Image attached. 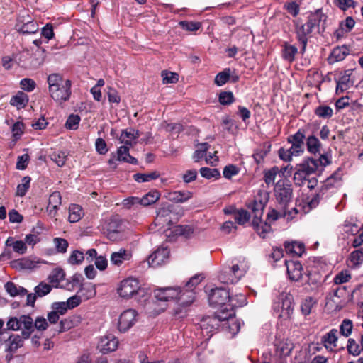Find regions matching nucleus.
Masks as SVG:
<instances>
[{
    "instance_id": "nucleus-1",
    "label": "nucleus",
    "mask_w": 363,
    "mask_h": 363,
    "mask_svg": "<svg viewBox=\"0 0 363 363\" xmlns=\"http://www.w3.org/2000/svg\"><path fill=\"white\" fill-rule=\"evenodd\" d=\"M272 309L281 321L290 320L294 313V297L289 293L279 295L277 301H274Z\"/></svg>"
},
{
    "instance_id": "nucleus-2",
    "label": "nucleus",
    "mask_w": 363,
    "mask_h": 363,
    "mask_svg": "<svg viewBox=\"0 0 363 363\" xmlns=\"http://www.w3.org/2000/svg\"><path fill=\"white\" fill-rule=\"evenodd\" d=\"M6 328L12 331H21L22 337L28 340L33 333V318L30 315L11 317L6 322Z\"/></svg>"
},
{
    "instance_id": "nucleus-3",
    "label": "nucleus",
    "mask_w": 363,
    "mask_h": 363,
    "mask_svg": "<svg viewBox=\"0 0 363 363\" xmlns=\"http://www.w3.org/2000/svg\"><path fill=\"white\" fill-rule=\"evenodd\" d=\"M253 213L252 226L257 233L262 238H265L267 234L270 232L271 226L267 222L262 220L263 215L264 206L262 202L253 201L249 206Z\"/></svg>"
},
{
    "instance_id": "nucleus-4",
    "label": "nucleus",
    "mask_w": 363,
    "mask_h": 363,
    "mask_svg": "<svg viewBox=\"0 0 363 363\" xmlns=\"http://www.w3.org/2000/svg\"><path fill=\"white\" fill-rule=\"evenodd\" d=\"M292 187L286 179L279 180L274 186V195L279 206L288 208L292 198Z\"/></svg>"
},
{
    "instance_id": "nucleus-5",
    "label": "nucleus",
    "mask_w": 363,
    "mask_h": 363,
    "mask_svg": "<svg viewBox=\"0 0 363 363\" xmlns=\"http://www.w3.org/2000/svg\"><path fill=\"white\" fill-rule=\"evenodd\" d=\"M208 301L211 306H221L229 303L230 306H234L238 304L235 303L234 298L230 295L229 291L224 288H216L211 291L208 296Z\"/></svg>"
},
{
    "instance_id": "nucleus-6",
    "label": "nucleus",
    "mask_w": 363,
    "mask_h": 363,
    "mask_svg": "<svg viewBox=\"0 0 363 363\" xmlns=\"http://www.w3.org/2000/svg\"><path fill=\"white\" fill-rule=\"evenodd\" d=\"M203 277L200 274H196L192 277L182 291V294L179 296V300L183 306H188L191 305L195 298V292L194 289L202 281Z\"/></svg>"
},
{
    "instance_id": "nucleus-7",
    "label": "nucleus",
    "mask_w": 363,
    "mask_h": 363,
    "mask_svg": "<svg viewBox=\"0 0 363 363\" xmlns=\"http://www.w3.org/2000/svg\"><path fill=\"white\" fill-rule=\"evenodd\" d=\"M117 291L119 296L125 298H129L135 294L143 291L140 289L138 281L133 278H128L123 280L120 283Z\"/></svg>"
},
{
    "instance_id": "nucleus-8",
    "label": "nucleus",
    "mask_w": 363,
    "mask_h": 363,
    "mask_svg": "<svg viewBox=\"0 0 363 363\" xmlns=\"http://www.w3.org/2000/svg\"><path fill=\"white\" fill-rule=\"evenodd\" d=\"M138 313L134 309H127L119 316L118 328L120 332L125 333L137 322Z\"/></svg>"
},
{
    "instance_id": "nucleus-9",
    "label": "nucleus",
    "mask_w": 363,
    "mask_h": 363,
    "mask_svg": "<svg viewBox=\"0 0 363 363\" xmlns=\"http://www.w3.org/2000/svg\"><path fill=\"white\" fill-rule=\"evenodd\" d=\"M315 29L311 26L308 21L304 24L296 23V35L298 41L301 44V54L306 51L308 40L311 36V33Z\"/></svg>"
},
{
    "instance_id": "nucleus-10",
    "label": "nucleus",
    "mask_w": 363,
    "mask_h": 363,
    "mask_svg": "<svg viewBox=\"0 0 363 363\" xmlns=\"http://www.w3.org/2000/svg\"><path fill=\"white\" fill-rule=\"evenodd\" d=\"M182 291L179 287H166V288H160L155 290L154 294L155 298L162 301H168L172 299H177L181 306H183L181 303V301L179 300V296Z\"/></svg>"
},
{
    "instance_id": "nucleus-11",
    "label": "nucleus",
    "mask_w": 363,
    "mask_h": 363,
    "mask_svg": "<svg viewBox=\"0 0 363 363\" xmlns=\"http://www.w3.org/2000/svg\"><path fill=\"white\" fill-rule=\"evenodd\" d=\"M71 81L65 80V83L57 86L56 89L49 91L50 96L57 102L62 103L67 101L71 95Z\"/></svg>"
},
{
    "instance_id": "nucleus-12",
    "label": "nucleus",
    "mask_w": 363,
    "mask_h": 363,
    "mask_svg": "<svg viewBox=\"0 0 363 363\" xmlns=\"http://www.w3.org/2000/svg\"><path fill=\"white\" fill-rule=\"evenodd\" d=\"M169 259V250L167 247H161L151 254L147 262L150 267H157L166 264Z\"/></svg>"
},
{
    "instance_id": "nucleus-13",
    "label": "nucleus",
    "mask_w": 363,
    "mask_h": 363,
    "mask_svg": "<svg viewBox=\"0 0 363 363\" xmlns=\"http://www.w3.org/2000/svg\"><path fill=\"white\" fill-rule=\"evenodd\" d=\"M121 231L122 222L117 216L111 218L104 227V233L112 241L116 240L119 238Z\"/></svg>"
},
{
    "instance_id": "nucleus-14",
    "label": "nucleus",
    "mask_w": 363,
    "mask_h": 363,
    "mask_svg": "<svg viewBox=\"0 0 363 363\" xmlns=\"http://www.w3.org/2000/svg\"><path fill=\"white\" fill-rule=\"evenodd\" d=\"M305 131L299 129L295 134L288 137V143L291 144V150L295 156L299 155L304 151Z\"/></svg>"
},
{
    "instance_id": "nucleus-15",
    "label": "nucleus",
    "mask_w": 363,
    "mask_h": 363,
    "mask_svg": "<svg viewBox=\"0 0 363 363\" xmlns=\"http://www.w3.org/2000/svg\"><path fill=\"white\" fill-rule=\"evenodd\" d=\"M224 320H225V318H223L219 315L203 319L201 322V329L203 335L211 337L213 333L218 329L220 321Z\"/></svg>"
},
{
    "instance_id": "nucleus-16",
    "label": "nucleus",
    "mask_w": 363,
    "mask_h": 363,
    "mask_svg": "<svg viewBox=\"0 0 363 363\" xmlns=\"http://www.w3.org/2000/svg\"><path fill=\"white\" fill-rule=\"evenodd\" d=\"M326 20L325 14L321 9H318L309 15L307 21L315 30L317 29L318 33H323L325 29Z\"/></svg>"
},
{
    "instance_id": "nucleus-17",
    "label": "nucleus",
    "mask_w": 363,
    "mask_h": 363,
    "mask_svg": "<svg viewBox=\"0 0 363 363\" xmlns=\"http://www.w3.org/2000/svg\"><path fill=\"white\" fill-rule=\"evenodd\" d=\"M225 265L230 268V270L236 276L238 280H240L246 273L248 266L245 258H235L230 261H228Z\"/></svg>"
},
{
    "instance_id": "nucleus-18",
    "label": "nucleus",
    "mask_w": 363,
    "mask_h": 363,
    "mask_svg": "<svg viewBox=\"0 0 363 363\" xmlns=\"http://www.w3.org/2000/svg\"><path fill=\"white\" fill-rule=\"evenodd\" d=\"M118 346V340L113 334H107L101 337L98 347L102 353L115 351Z\"/></svg>"
},
{
    "instance_id": "nucleus-19",
    "label": "nucleus",
    "mask_w": 363,
    "mask_h": 363,
    "mask_svg": "<svg viewBox=\"0 0 363 363\" xmlns=\"http://www.w3.org/2000/svg\"><path fill=\"white\" fill-rule=\"evenodd\" d=\"M277 208V210L272 209L267 213V221L274 222L281 217H286L287 219H289L293 217V213L296 214L298 212L296 208H291V211L288 208H283L281 206H278Z\"/></svg>"
},
{
    "instance_id": "nucleus-20",
    "label": "nucleus",
    "mask_w": 363,
    "mask_h": 363,
    "mask_svg": "<svg viewBox=\"0 0 363 363\" xmlns=\"http://www.w3.org/2000/svg\"><path fill=\"white\" fill-rule=\"evenodd\" d=\"M353 71L345 70L342 75L337 81L336 93L340 94L351 88L354 84Z\"/></svg>"
},
{
    "instance_id": "nucleus-21",
    "label": "nucleus",
    "mask_w": 363,
    "mask_h": 363,
    "mask_svg": "<svg viewBox=\"0 0 363 363\" xmlns=\"http://www.w3.org/2000/svg\"><path fill=\"white\" fill-rule=\"evenodd\" d=\"M322 276L315 272H308V281L304 284V288L308 291L314 292L322 291Z\"/></svg>"
},
{
    "instance_id": "nucleus-22",
    "label": "nucleus",
    "mask_w": 363,
    "mask_h": 363,
    "mask_svg": "<svg viewBox=\"0 0 363 363\" xmlns=\"http://www.w3.org/2000/svg\"><path fill=\"white\" fill-rule=\"evenodd\" d=\"M287 273L289 279L298 281L302 277L303 267L298 261H286Z\"/></svg>"
},
{
    "instance_id": "nucleus-23",
    "label": "nucleus",
    "mask_w": 363,
    "mask_h": 363,
    "mask_svg": "<svg viewBox=\"0 0 363 363\" xmlns=\"http://www.w3.org/2000/svg\"><path fill=\"white\" fill-rule=\"evenodd\" d=\"M62 197L59 191L52 192L49 197L47 211L51 218L56 216L57 210L61 205Z\"/></svg>"
},
{
    "instance_id": "nucleus-24",
    "label": "nucleus",
    "mask_w": 363,
    "mask_h": 363,
    "mask_svg": "<svg viewBox=\"0 0 363 363\" xmlns=\"http://www.w3.org/2000/svg\"><path fill=\"white\" fill-rule=\"evenodd\" d=\"M25 340L22 335L18 334H11L5 341L6 351L9 352H15L18 349L22 347Z\"/></svg>"
},
{
    "instance_id": "nucleus-25",
    "label": "nucleus",
    "mask_w": 363,
    "mask_h": 363,
    "mask_svg": "<svg viewBox=\"0 0 363 363\" xmlns=\"http://www.w3.org/2000/svg\"><path fill=\"white\" fill-rule=\"evenodd\" d=\"M132 257V253L130 250L120 249L117 252H113L110 257L111 263L116 266H121L125 261L130 260Z\"/></svg>"
},
{
    "instance_id": "nucleus-26",
    "label": "nucleus",
    "mask_w": 363,
    "mask_h": 363,
    "mask_svg": "<svg viewBox=\"0 0 363 363\" xmlns=\"http://www.w3.org/2000/svg\"><path fill=\"white\" fill-rule=\"evenodd\" d=\"M342 174L339 170L335 172L330 177L327 178L324 182L321 189H324V191L330 190L333 188H337L341 185Z\"/></svg>"
},
{
    "instance_id": "nucleus-27",
    "label": "nucleus",
    "mask_w": 363,
    "mask_h": 363,
    "mask_svg": "<svg viewBox=\"0 0 363 363\" xmlns=\"http://www.w3.org/2000/svg\"><path fill=\"white\" fill-rule=\"evenodd\" d=\"M298 54V48L287 42H284L282 45L281 55L284 60L289 63L295 60L296 55Z\"/></svg>"
},
{
    "instance_id": "nucleus-28",
    "label": "nucleus",
    "mask_w": 363,
    "mask_h": 363,
    "mask_svg": "<svg viewBox=\"0 0 363 363\" xmlns=\"http://www.w3.org/2000/svg\"><path fill=\"white\" fill-rule=\"evenodd\" d=\"M284 247L287 253L297 257H301L305 252L304 244L298 241L286 242Z\"/></svg>"
},
{
    "instance_id": "nucleus-29",
    "label": "nucleus",
    "mask_w": 363,
    "mask_h": 363,
    "mask_svg": "<svg viewBox=\"0 0 363 363\" xmlns=\"http://www.w3.org/2000/svg\"><path fill=\"white\" fill-rule=\"evenodd\" d=\"M140 136L139 132L133 128L126 129L123 130L120 137L119 140L121 143H124L125 145L132 146L134 140Z\"/></svg>"
},
{
    "instance_id": "nucleus-30",
    "label": "nucleus",
    "mask_w": 363,
    "mask_h": 363,
    "mask_svg": "<svg viewBox=\"0 0 363 363\" xmlns=\"http://www.w3.org/2000/svg\"><path fill=\"white\" fill-rule=\"evenodd\" d=\"M337 333L338 331L337 329H332L323 336L322 342L327 349L333 350L335 347H336V342L337 341Z\"/></svg>"
},
{
    "instance_id": "nucleus-31",
    "label": "nucleus",
    "mask_w": 363,
    "mask_h": 363,
    "mask_svg": "<svg viewBox=\"0 0 363 363\" xmlns=\"http://www.w3.org/2000/svg\"><path fill=\"white\" fill-rule=\"evenodd\" d=\"M218 279L221 282L227 284H235L239 281L230 270V268L225 264L223 267V269L218 276Z\"/></svg>"
},
{
    "instance_id": "nucleus-32",
    "label": "nucleus",
    "mask_w": 363,
    "mask_h": 363,
    "mask_svg": "<svg viewBox=\"0 0 363 363\" xmlns=\"http://www.w3.org/2000/svg\"><path fill=\"white\" fill-rule=\"evenodd\" d=\"M363 263V248L352 252L348 259V266L352 269L359 267Z\"/></svg>"
},
{
    "instance_id": "nucleus-33",
    "label": "nucleus",
    "mask_w": 363,
    "mask_h": 363,
    "mask_svg": "<svg viewBox=\"0 0 363 363\" xmlns=\"http://www.w3.org/2000/svg\"><path fill=\"white\" fill-rule=\"evenodd\" d=\"M117 160L130 164L137 163V160L129 154V147L127 145H122L118 149Z\"/></svg>"
},
{
    "instance_id": "nucleus-34",
    "label": "nucleus",
    "mask_w": 363,
    "mask_h": 363,
    "mask_svg": "<svg viewBox=\"0 0 363 363\" xmlns=\"http://www.w3.org/2000/svg\"><path fill=\"white\" fill-rule=\"evenodd\" d=\"M28 102V96L23 92L18 91L13 96L10 100V104L16 106L18 109L24 108Z\"/></svg>"
},
{
    "instance_id": "nucleus-35",
    "label": "nucleus",
    "mask_w": 363,
    "mask_h": 363,
    "mask_svg": "<svg viewBox=\"0 0 363 363\" xmlns=\"http://www.w3.org/2000/svg\"><path fill=\"white\" fill-rule=\"evenodd\" d=\"M172 214L170 206H163L158 210L156 219L161 224H170L172 223Z\"/></svg>"
},
{
    "instance_id": "nucleus-36",
    "label": "nucleus",
    "mask_w": 363,
    "mask_h": 363,
    "mask_svg": "<svg viewBox=\"0 0 363 363\" xmlns=\"http://www.w3.org/2000/svg\"><path fill=\"white\" fill-rule=\"evenodd\" d=\"M354 25V20L352 17H347L345 21L340 23L339 29L335 31V35L337 37L342 36L345 33H349Z\"/></svg>"
},
{
    "instance_id": "nucleus-37",
    "label": "nucleus",
    "mask_w": 363,
    "mask_h": 363,
    "mask_svg": "<svg viewBox=\"0 0 363 363\" xmlns=\"http://www.w3.org/2000/svg\"><path fill=\"white\" fill-rule=\"evenodd\" d=\"M38 24L30 16H27L25 25H19L18 30L23 34L35 33L38 30Z\"/></svg>"
},
{
    "instance_id": "nucleus-38",
    "label": "nucleus",
    "mask_w": 363,
    "mask_h": 363,
    "mask_svg": "<svg viewBox=\"0 0 363 363\" xmlns=\"http://www.w3.org/2000/svg\"><path fill=\"white\" fill-rule=\"evenodd\" d=\"M4 288L8 294L11 296H23L27 294L28 291L22 287L18 286L13 282L8 281L5 284Z\"/></svg>"
},
{
    "instance_id": "nucleus-39",
    "label": "nucleus",
    "mask_w": 363,
    "mask_h": 363,
    "mask_svg": "<svg viewBox=\"0 0 363 363\" xmlns=\"http://www.w3.org/2000/svg\"><path fill=\"white\" fill-rule=\"evenodd\" d=\"M298 166L310 176L318 169V161L313 158L305 160Z\"/></svg>"
},
{
    "instance_id": "nucleus-40",
    "label": "nucleus",
    "mask_w": 363,
    "mask_h": 363,
    "mask_svg": "<svg viewBox=\"0 0 363 363\" xmlns=\"http://www.w3.org/2000/svg\"><path fill=\"white\" fill-rule=\"evenodd\" d=\"M69 217L68 219L71 223H76L79 221L83 216L82 208L77 204H72L69 208Z\"/></svg>"
},
{
    "instance_id": "nucleus-41",
    "label": "nucleus",
    "mask_w": 363,
    "mask_h": 363,
    "mask_svg": "<svg viewBox=\"0 0 363 363\" xmlns=\"http://www.w3.org/2000/svg\"><path fill=\"white\" fill-rule=\"evenodd\" d=\"M160 194L158 191H151L140 198V205L143 206L151 205L155 203L160 199Z\"/></svg>"
},
{
    "instance_id": "nucleus-42",
    "label": "nucleus",
    "mask_w": 363,
    "mask_h": 363,
    "mask_svg": "<svg viewBox=\"0 0 363 363\" xmlns=\"http://www.w3.org/2000/svg\"><path fill=\"white\" fill-rule=\"evenodd\" d=\"M11 129L12 133V142L14 145L24 133L25 125L22 122L18 121L12 125Z\"/></svg>"
},
{
    "instance_id": "nucleus-43",
    "label": "nucleus",
    "mask_w": 363,
    "mask_h": 363,
    "mask_svg": "<svg viewBox=\"0 0 363 363\" xmlns=\"http://www.w3.org/2000/svg\"><path fill=\"white\" fill-rule=\"evenodd\" d=\"M65 80H64L62 75L60 74H49L47 77V82L48 84V90H52V88H57L60 86L63 83H65Z\"/></svg>"
},
{
    "instance_id": "nucleus-44",
    "label": "nucleus",
    "mask_w": 363,
    "mask_h": 363,
    "mask_svg": "<svg viewBox=\"0 0 363 363\" xmlns=\"http://www.w3.org/2000/svg\"><path fill=\"white\" fill-rule=\"evenodd\" d=\"M352 279V274L348 269H343L338 272L333 278V282L336 285H340L349 282Z\"/></svg>"
},
{
    "instance_id": "nucleus-45",
    "label": "nucleus",
    "mask_w": 363,
    "mask_h": 363,
    "mask_svg": "<svg viewBox=\"0 0 363 363\" xmlns=\"http://www.w3.org/2000/svg\"><path fill=\"white\" fill-rule=\"evenodd\" d=\"M278 174H279V169L277 167H274L269 169L264 170V180L267 185H273Z\"/></svg>"
},
{
    "instance_id": "nucleus-46",
    "label": "nucleus",
    "mask_w": 363,
    "mask_h": 363,
    "mask_svg": "<svg viewBox=\"0 0 363 363\" xmlns=\"http://www.w3.org/2000/svg\"><path fill=\"white\" fill-rule=\"evenodd\" d=\"M192 197L189 191H174L169 194V199L177 203H183Z\"/></svg>"
},
{
    "instance_id": "nucleus-47",
    "label": "nucleus",
    "mask_w": 363,
    "mask_h": 363,
    "mask_svg": "<svg viewBox=\"0 0 363 363\" xmlns=\"http://www.w3.org/2000/svg\"><path fill=\"white\" fill-rule=\"evenodd\" d=\"M320 143L316 137L313 135L308 137L306 140V147L309 152L312 154L318 152L320 149Z\"/></svg>"
},
{
    "instance_id": "nucleus-48",
    "label": "nucleus",
    "mask_w": 363,
    "mask_h": 363,
    "mask_svg": "<svg viewBox=\"0 0 363 363\" xmlns=\"http://www.w3.org/2000/svg\"><path fill=\"white\" fill-rule=\"evenodd\" d=\"M310 177V175L305 172L298 165L294 175V180L296 185L301 186Z\"/></svg>"
},
{
    "instance_id": "nucleus-49",
    "label": "nucleus",
    "mask_w": 363,
    "mask_h": 363,
    "mask_svg": "<svg viewBox=\"0 0 363 363\" xmlns=\"http://www.w3.org/2000/svg\"><path fill=\"white\" fill-rule=\"evenodd\" d=\"M133 177L138 182H147L157 179L160 177V173L157 171L147 174L138 173Z\"/></svg>"
},
{
    "instance_id": "nucleus-50",
    "label": "nucleus",
    "mask_w": 363,
    "mask_h": 363,
    "mask_svg": "<svg viewBox=\"0 0 363 363\" xmlns=\"http://www.w3.org/2000/svg\"><path fill=\"white\" fill-rule=\"evenodd\" d=\"M345 48L337 47L334 48L330 55L329 60L331 62H338L345 59L347 52Z\"/></svg>"
},
{
    "instance_id": "nucleus-51",
    "label": "nucleus",
    "mask_w": 363,
    "mask_h": 363,
    "mask_svg": "<svg viewBox=\"0 0 363 363\" xmlns=\"http://www.w3.org/2000/svg\"><path fill=\"white\" fill-rule=\"evenodd\" d=\"M31 179L30 177H24L21 179V183L17 186L16 195L18 196H23L30 188V183Z\"/></svg>"
},
{
    "instance_id": "nucleus-52",
    "label": "nucleus",
    "mask_w": 363,
    "mask_h": 363,
    "mask_svg": "<svg viewBox=\"0 0 363 363\" xmlns=\"http://www.w3.org/2000/svg\"><path fill=\"white\" fill-rule=\"evenodd\" d=\"M250 218V214L244 209L238 210L234 213V219L239 225H244Z\"/></svg>"
},
{
    "instance_id": "nucleus-53",
    "label": "nucleus",
    "mask_w": 363,
    "mask_h": 363,
    "mask_svg": "<svg viewBox=\"0 0 363 363\" xmlns=\"http://www.w3.org/2000/svg\"><path fill=\"white\" fill-rule=\"evenodd\" d=\"M315 303L316 301L312 297H308L304 299L301 305V310L303 315L305 316L308 315Z\"/></svg>"
},
{
    "instance_id": "nucleus-54",
    "label": "nucleus",
    "mask_w": 363,
    "mask_h": 363,
    "mask_svg": "<svg viewBox=\"0 0 363 363\" xmlns=\"http://www.w3.org/2000/svg\"><path fill=\"white\" fill-rule=\"evenodd\" d=\"M230 76V69L229 68L225 69L223 71L216 74L214 80L215 84L218 86H223L229 80Z\"/></svg>"
},
{
    "instance_id": "nucleus-55",
    "label": "nucleus",
    "mask_w": 363,
    "mask_h": 363,
    "mask_svg": "<svg viewBox=\"0 0 363 363\" xmlns=\"http://www.w3.org/2000/svg\"><path fill=\"white\" fill-rule=\"evenodd\" d=\"M48 328V322L43 316H38L35 320L33 319V333L35 330L44 331Z\"/></svg>"
},
{
    "instance_id": "nucleus-56",
    "label": "nucleus",
    "mask_w": 363,
    "mask_h": 363,
    "mask_svg": "<svg viewBox=\"0 0 363 363\" xmlns=\"http://www.w3.org/2000/svg\"><path fill=\"white\" fill-rule=\"evenodd\" d=\"M224 327L228 329V332L234 335L237 334L240 329V322L235 318H230L227 320V323L224 324Z\"/></svg>"
},
{
    "instance_id": "nucleus-57",
    "label": "nucleus",
    "mask_w": 363,
    "mask_h": 363,
    "mask_svg": "<svg viewBox=\"0 0 363 363\" xmlns=\"http://www.w3.org/2000/svg\"><path fill=\"white\" fill-rule=\"evenodd\" d=\"M325 192L324 191V189H320L315 195H313L311 198H308L307 204L310 209L315 208L320 201L323 198Z\"/></svg>"
},
{
    "instance_id": "nucleus-58",
    "label": "nucleus",
    "mask_w": 363,
    "mask_h": 363,
    "mask_svg": "<svg viewBox=\"0 0 363 363\" xmlns=\"http://www.w3.org/2000/svg\"><path fill=\"white\" fill-rule=\"evenodd\" d=\"M52 290V286L45 282H40L34 289L36 295L38 297H43L48 294Z\"/></svg>"
},
{
    "instance_id": "nucleus-59",
    "label": "nucleus",
    "mask_w": 363,
    "mask_h": 363,
    "mask_svg": "<svg viewBox=\"0 0 363 363\" xmlns=\"http://www.w3.org/2000/svg\"><path fill=\"white\" fill-rule=\"evenodd\" d=\"M201 175L208 179L211 178L218 179L220 177V172L217 169H211L208 167H201L200 169Z\"/></svg>"
},
{
    "instance_id": "nucleus-60",
    "label": "nucleus",
    "mask_w": 363,
    "mask_h": 363,
    "mask_svg": "<svg viewBox=\"0 0 363 363\" xmlns=\"http://www.w3.org/2000/svg\"><path fill=\"white\" fill-rule=\"evenodd\" d=\"M13 264H16L14 266L15 267L18 266L22 269H32L37 267V262L28 259H18L14 262Z\"/></svg>"
},
{
    "instance_id": "nucleus-61",
    "label": "nucleus",
    "mask_w": 363,
    "mask_h": 363,
    "mask_svg": "<svg viewBox=\"0 0 363 363\" xmlns=\"http://www.w3.org/2000/svg\"><path fill=\"white\" fill-rule=\"evenodd\" d=\"M333 109L328 106H320L315 110V113L320 118H329L333 116Z\"/></svg>"
},
{
    "instance_id": "nucleus-62",
    "label": "nucleus",
    "mask_w": 363,
    "mask_h": 363,
    "mask_svg": "<svg viewBox=\"0 0 363 363\" xmlns=\"http://www.w3.org/2000/svg\"><path fill=\"white\" fill-rule=\"evenodd\" d=\"M65 274L62 269H55L48 277L51 283H60L65 279Z\"/></svg>"
},
{
    "instance_id": "nucleus-63",
    "label": "nucleus",
    "mask_w": 363,
    "mask_h": 363,
    "mask_svg": "<svg viewBox=\"0 0 363 363\" xmlns=\"http://www.w3.org/2000/svg\"><path fill=\"white\" fill-rule=\"evenodd\" d=\"M50 158L59 167H62L66 162L67 155L63 151H57L50 155Z\"/></svg>"
},
{
    "instance_id": "nucleus-64",
    "label": "nucleus",
    "mask_w": 363,
    "mask_h": 363,
    "mask_svg": "<svg viewBox=\"0 0 363 363\" xmlns=\"http://www.w3.org/2000/svg\"><path fill=\"white\" fill-rule=\"evenodd\" d=\"M209 147V145L207 143H201L199 147L196 150L194 153V159L195 162H199L202 159L206 154V152Z\"/></svg>"
}]
</instances>
